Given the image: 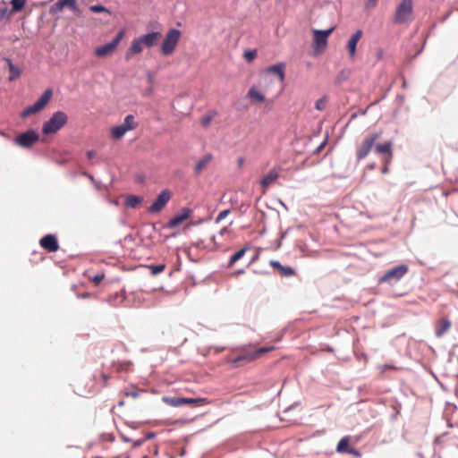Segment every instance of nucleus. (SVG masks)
I'll list each match as a JSON object with an SVG mask.
<instances>
[{"mask_svg":"<svg viewBox=\"0 0 458 458\" xmlns=\"http://www.w3.org/2000/svg\"><path fill=\"white\" fill-rule=\"evenodd\" d=\"M142 200L141 197L130 195L126 198L125 204L127 207L136 208Z\"/></svg>","mask_w":458,"mask_h":458,"instance_id":"obj_30","label":"nucleus"},{"mask_svg":"<svg viewBox=\"0 0 458 458\" xmlns=\"http://www.w3.org/2000/svg\"><path fill=\"white\" fill-rule=\"evenodd\" d=\"M89 10L93 13H103V12H106L107 13H110L109 11L104 7L103 5H100V4H97V5H91L89 7Z\"/></svg>","mask_w":458,"mask_h":458,"instance_id":"obj_38","label":"nucleus"},{"mask_svg":"<svg viewBox=\"0 0 458 458\" xmlns=\"http://www.w3.org/2000/svg\"><path fill=\"white\" fill-rule=\"evenodd\" d=\"M128 131L133 130L137 127V123H135L134 116L132 114H128L123 123H122Z\"/></svg>","mask_w":458,"mask_h":458,"instance_id":"obj_32","label":"nucleus"},{"mask_svg":"<svg viewBox=\"0 0 458 458\" xmlns=\"http://www.w3.org/2000/svg\"><path fill=\"white\" fill-rule=\"evenodd\" d=\"M212 160V155L207 154L202 157L195 165V174H199Z\"/></svg>","mask_w":458,"mask_h":458,"instance_id":"obj_23","label":"nucleus"},{"mask_svg":"<svg viewBox=\"0 0 458 458\" xmlns=\"http://www.w3.org/2000/svg\"><path fill=\"white\" fill-rule=\"evenodd\" d=\"M68 122V115L63 111L55 112L52 116L44 123L42 132L45 135L55 134L60 131Z\"/></svg>","mask_w":458,"mask_h":458,"instance_id":"obj_1","label":"nucleus"},{"mask_svg":"<svg viewBox=\"0 0 458 458\" xmlns=\"http://www.w3.org/2000/svg\"><path fill=\"white\" fill-rule=\"evenodd\" d=\"M99 378H100V381L102 383V386L105 387V386H107V383H108V380H109L110 377L107 374H106V373H101Z\"/></svg>","mask_w":458,"mask_h":458,"instance_id":"obj_42","label":"nucleus"},{"mask_svg":"<svg viewBox=\"0 0 458 458\" xmlns=\"http://www.w3.org/2000/svg\"><path fill=\"white\" fill-rule=\"evenodd\" d=\"M335 27L327 30H313V47L318 52H322L327 46V39L334 31Z\"/></svg>","mask_w":458,"mask_h":458,"instance_id":"obj_7","label":"nucleus"},{"mask_svg":"<svg viewBox=\"0 0 458 458\" xmlns=\"http://www.w3.org/2000/svg\"><path fill=\"white\" fill-rule=\"evenodd\" d=\"M113 367L117 372H127L131 369V362L130 361H116L113 363Z\"/></svg>","mask_w":458,"mask_h":458,"instance_id":"obj_28","label":"nucleus"},{"mask_svg":"<svg viewBox=\"0 0 458 458\" xmlns=\"http://www.w3.org/2000/svg\"><path fill=\"white\" fill-rule=\"evenodd\" d=\"M27 2L28 0H11L12 12H13V13L21 12Z\"/></svg>","mask_w":458,"mask_h":458,"instance_id":"obj_31","label":"nucleus"},{"mask_svg":"<svg viewBox=\"0 0 458 458\" xmlns=\"http://www.w3.org/2000/svg\"><path fill=\"white\" fill-rule=\"evenodd\" d=\"M381 137V132H373V133H369L368 134L367 136H365L362 140V141L360 142V144H359L357 146V148H356V157L358 160H361V159H364L365 157H368V155L370 153V151L372 150V148L377 145L376 142L380 139Z\"/></svg>","mask_w":458,"mask_h":458,"instance_id":"obj_2","label":"nucleus"},{"mask_svg":"<svg viewBox=\"0 0 458 458\" xmlns=\"http://www.w3.org/2000/svg\"><path fill=\"white\" fill-rule=\"evenodd\" d=\"M172 198V192L168 189L163 190L156 199V200L152 203V205L148 208V212L150 213H158L160 212L168 203V201Z\"/></svg>","mask_w":458,"mask_h":458,"instance_id":"obj_12","label":"nucleus"},{"mask_svg":"<svg viewBox=\"0 0 458 458\" xmlns=\"http://www.w3.org/2000/svg\"><path fill=\"white\" fill-rule=\"evenodd\" d=\"M38 139L39 136L35 131L29 130L18 135L14 139V142L21 148H30L38 140Z\"/></svg>","mask_w":458,"mask_h":458,"instance_id":"obj_11","label":"nucleus"},{"mask_svg":"<svg viewBox=\"0 0 458 458\" xmlns=\"http://www.w3.org/2000/svg\"><path fill=\"white\" fill-rule=\"evenodd\" d=\"M213 117H214V115H213V114H207V115L203 116V117L201 118V121H200L201 125H202L203 127H205V128H206V127H208V126L210 124V123H211V121H212Z\"/></svg>","mask_w":458,"mask_h":458,"instance_id":"obj_39","label":"nucleus"},{"mask_svg":"<svg viewBox=\"0 0 458 458\" xmlns=\"http://www.w3.org/2000/svg\"><path fill=\"white\" fill-rule=\"evenodd\" d=\"M408 267L404 264L396 266L386 271V273L379 278V283H387L389 284L396 283L408 273Z\"/></svg>","mask_w":458,"mask_h":458,"instance_id":"obj_6","label":"nucleus"},{"mask_svg":"<svg viewBox=\"0 0 458 458\" xmlns=\"http://www.w3.org/2000/svg\"><path fill=\"white\" fill-rule=\"evenodd\" d=\"M12 14H13L12 9L9 10L4 2H0V18H9Z\"/></svg>","mask_w":458,"mask_h":458,"instance_id":"obj_34","label":"nucleus"},{"mask_svg":"<svg viewBox=\"0 0 458 458\" xmlns=\"http://www.w3.org/2000/svg\"><path fill=\"white\" fill-rule=\"evenodd\" d=\"M148 268L150 269L151 274L153 276H156L157 274L162 273L165 270V264L150 265V266H148Z\"/></svg>","mask_w":458,"mask_h":458,"instance_id":"obj_35","label":"nucleus"},{"mask_svg":"<svg viewBox=\"0 0 458 458\" xmlns=\"http://www.w3.org/2000/svg\"><path fill=\"white\" fill-rule=\"evenodd\" d=\"M212 241L214 242V243H216L215 236L212 237Z\"/></svg>","mask_w":458,"mask_h":458,"instance_id":"obj_53","label":"nucleus"},{"mask_svg":"<svg viewBox=\"0 0 458 458\" xmlns=\"http://www.w3.org/2000/svg\"><path fill=\"white\" fill-rule=\"evenodd\" d=\"M270 266L276 269L282 276L290 277L294 275V269L291 267L283 266L277 260H271Z\"/></svg>","mask_w":458,"mask_h":458,"instance_id":"obj_18","label":"nucleus"},{"mask_svg":"<svg viewBox=\"0 0 458 458\" xmlns=\"http://www.w3.org/2000/svg\"><path fill=\"white\" fill-rule=\"evenodd\" d=\"M229 213H230L229 209H225V210L221 211L216 218V223H217V224L220 223L224 218H225L228 216Z\"/></svg>","mask_w":458,"mask_h":458,"instance_id":"obj_40","label":"nucleus"},{"mask_svg":"<svg viewBox=\"0 0 458 458\" xmlns=\"http://www.w3.org/2000/svg\"><path fill=\"white\" fill-rule=\"evenodd\" d=\"M385 367H386V369H395V368L394 366L385 365Z\"/></svg>","mask_w":458,"mask_h":458,"instance_id":"obj_51","label":"nucleus"},{"mask_svg":"<svg viewBox=\"0 0 458 458\" xmlns=\"http://www.w3.org/2000/svg\"><path fill=\"white\" fill-rule=\"evenodd\" d=\"M161 38L160 32H151L140 37L144 47H150L157 43Z\"/></svg>","mask_w":458,"mask_h":458,"instance_id":"obj_21","label":"nucleus"},{"mask_svg":"<svg viewBox=\"0 0 458 458\" xmlns=\"http://www.w3.org/2000/svg\"><path fill=\"white\" fill-rule=\"evenodd\" d=\"M6 62L8 64L10 72L9 81H13L20 76L21 70L18 67L14 66L10 59H6Z\"/></svg>","mask_w":458,"mask_h":458,"instance_id":"obj_27","label":"nucleus"},{"mask_svg":"<svg viewBox=\"0 0 458 458\" xmlns=\"http://www.w3.org/2000/svg\"><path fill=\"white\" fill-rule=\"evenodd\" d=\"M243 273H244V270L243 269H240V270H236L235 272H233V276L237 277V276H239L240 275H242Z\"/></svg>","mask_w":458,"mask_h":458,"instance_id":"obj_48","label":"nucleus"},{"mask_svg":"<svg viewBox=\"0 0 458 458\" xmlns=\"http://www.w3.org/2000/svg\"><path fill=\"white\" fill-rule=\"evenodd\" d=\"M412 0H402L396 7L394 22L395 24H403L411 21L412 20Z\"/></svg>","mask_w":458,"mask_h":458,"instance_id":"obj_3","label":"nucleus"},{"mask_svg":"<svg viewBox=\"0 0 458 458\" xmlns=\"http://www.w3.org/2000/svg\"><path fill=\"white\" fill-rule=\"evenodd\" d=\"M361 37H362V31L360 30H358L349 39L348 44H347V49H348L350 57L352 58L355 55L356 46H357V43L359 42V40L361 38Z\"/></svg>","mask_w":458,"mask_h":458,"instance_id":"obj_20","label":"nucleus"},{"mask_svg":"<svg viewBox=\"0 0 458 458\" xmlns=\"http://www.w3.org/2000/svg\"><path fill=\"white\" fill-rule=\"evenodd\" d=\"M250 250L249 247H244L235 252L233 255L231 256L229 262H228V267H233L238 260H240L245 253Z\"/></svg>","mask_w":458,"mask_h":458,"instance_id":"obj_25","label":"nucleus"},{"mask_svg":"<svg viewBox=\"0 0 458 458\" xmlns=\"http://www.w3.org/2000/svg\"><path fill=\"white\" fill-rule=\"evenodd\" d=\"M80 296H81V297H82V298H89V297L91 296V294H90V293H82V294H81V295H80Z\"/></svg>","mask_w":458,"mask_h":458,"instance_id":"obj_49","label":"nucleus"},{"mask_svg":"<svg viewBox=\"0 0 458 458\" xmlns=\"http://www.w3.org/2000/svg\"><path fill=\"white\" fill-rule=\"evenodd\" d=\"M376 152L378 154L385 155L383 162L384 167L382 168V173L386 174L388 172V165L390 164L393 158V150H392V142L386 141L382 144H377Z\"/></svg>","mask_w":458,"mask_h":458,"instance_id":"obj_13","label":"nucleus"},{"mask_svg":"<svg viewBox=\"0 0 458 458\" xmlns=\"http://www.w3.org/2000/svg\"><path fill=\"white\" fill-rule=\"evenodd\" d=\"M104 279L103 274H98L92 277V282H94L96 284H99Z\"/></svg>","mask_w":458,"mask_h":458,"instance_id":"obj_43","label":"nucleus"},{"mask_svg":"<svg viewBox=\"0 0 458 458\" xmlns=\"http://www.w3.org/2000/svg\"><path fill=\"white\" fill-rule=\"evenodd\" d=\"M226 232H227V228L224 227L223 229L220 230L219 233H220V235H224V233H225Z\"/></svg>","mask_w":458,"mask_h":458,"instance_id":"obj_50","label":"nucleus"},{"mask_svg":"<svg viewBox=\"0 0 458 458\" xmlns=\"http://www.w3.org/2000/svg\"><path fill=\"white\" fill-rule=\"evenodd\" d=\"M349 449H351L350 446V437L346 436L344 437L337 444L336 451L338 453H348Z\"/></svg>","mask_w":458,"mask_h":458,"instance_id":"obj_24","label":"nucleus"},{"mask_svg":"<svg viewBox=\"0 0 458 458\" xmlns=\"http://www.w3.org/2000/svg\"><path fill=\"white\" fill-rule=\"evenodd\" d=\"M128 131V130L123 125L114 126L111 129V135L114 139L119 140Z\"/></svg>","mask_w":458,"mask_h":458,"instance_id":"obj_26","label":"nucleus"},{"mask_svg":"<svg viewBox=\"0 0 458 458\" xmlns=\"http://www.w3.org/2000/svg\"><path fill=\"white\" fill-rule=\"evenodd\" d=\"M247 98L252 104H261L266 100L265 95L254 85L249 89Z\"/></svg>","mask_w":458,"mask_h":458,"instance_id":"obj_16","label":"nucleus"},{"mask_svg":"<svg viewBox=\"0 0 458 458\" xmlns=\"http://www.w3.org/2000/svg\"><path fill=\"white\" fill-rule=\"evenodd\" d=\"M62 9L67 7L73 12L78 11V4L76 0H59Z\"/></svg>","mask_w":458,"mask_h":458,"instance_id":"obj_33","label":"nucleus"},{"mask_svg":"<svg viewBox=\"0 0 458 458\" xmlns=\"http://www.w3.org/2000/svg\"><path fill=\"white\" fill-rule=\"evenodd\" d=\"M278 176V171L276 168H273L260 180V185L264 189H267L277 180Z\"/></svg>","mask_w":458,"mask_h":458,"instance_id":"obj_19","label":"nucleus"},{"mask_svg":"<svg viewBox=\"0 0 458 458\" xmlns=\"http://www.w3.org/2000/svg\"><path fill=\"white\" fill-rule=\"evenodd\" d=\"M63 9H62V6L60 5V2L57 1L55 4H54L52 5V7L50 8V13H58V12H61Z\"/></svg>","mask_w":458,"mask_h":458,"instance_id":"obj_41","label":"nucleus"},{"mask_svg":"<svg viewBox=\"0 0 458 458\" xmlns=\"http://www.w3.org/2000/svg\"><path fill=\"white\" fill-rule=\"evenodd\" d=\"M275 348L274 346H267V347H260L255 351L251 352H244L241 354H239L237 357H235L233 360V363H239L242 361L245 362H250L253 361L259 358H260L263 354L273 351Z\"/></svg>","mask_w":458,"mask_h":458,"instance_id":"obj_8","label":"nucleus"},{"mask_svg":"<svg viewBox=\"0 0 458 458\" xmlns=\"http://www.w3.org/2000/svg\"><path fill=\"white\" fill-rule=\"evenodd\" d=\"M96 154H97V153H96V151H95V150H89V151L87 152V157H88V158H89V159H90V158H93V157L96 156Z\"/></svg>","mask_w":458,"mask_h":458,"instance_id":"obj_46","label":"nucleus"},{"mask_svg":"<svg viewBox=\"0 0 458 458\" xmlns=\"http://www.w3.org/2000/svg\"><path fill=\"white\" fill-rule=\"evenodd\" d=\"M376 4H377V1H374V0H372V1H371V0H368V2H367V3H366V4H365V7H366L367 9H372V8H374V7L376 6Z\"/></svg>","mask_w":458,"mask_h":458,"instance_id":"obj_44","label":"nucleus"},{"mask_svg":"<svg viewBox=\"0 0 458 458\" xmlns=\"http://www.w3.org/2000/svg\"><path fill=\"white\" fill-rule=\"evenodd\" d=\"M125 394H126L127 396H131V397H133V398H136V397L138 396V394H137L135 391H132V392H127V393H125Z\"/></svg>","mask_w":458,"mask_h":458,"instance_id":"obj_47","label":"nucleus"},{"mask_svg":"<svg viewBox=\"0 0 458 458\" xmlns=\"http://www.w3.org/2000/svg\"><path fill=\"white\" fill-rule=\"evenodd\" d=\"M124 36V31H119L114 39L104 46L98 47L95 49V55L98 57H106L110 55L117 47Z\"/></svg>","mask_w":458,"mask_h":458,"instance_id":"obj_9","label":"nucleus"},{"mask_svg":"<svg viewBox=\"0 0 458 458\" xmlns=\"http://www.w3.org/2000/svg\"><path fill=\"white\" fill-rule=\"evenodd\" d=\"M347 454H352L356 457H360L361 455L360 451H358L357 449L352 448V447H351V449H349Z\"/></svg>","mask_w":458,"mask_h":458,"instance_id":"obj_45","label":"nucleus"},{"mask_svg":"<svg viewBox=\"0 0 458 458\" xmlns=\"http://www.w3.org/2000/svg\"><path fill=\"white\" fill-rule=\"evenodd\" d=\"M144 45L142 44L140 38L134 39L131 43V46L130 47V53L131 54H139L143 50Z\"/></svg>","mask_w":458,"mask_h":458,"instance_id":"obj_29","label":"nucleus"},{"mask_svg":"<svg viewBox=\"0 0 458 458\" xmlns=\"http://www.w3.org/2000/svg\"><path fill=\"white\" fill-rule=\"evenodd\" d=\"M181 38V31L176 29H171L166 33L161 46V53L164 55H170L175 50Z\"/></svg>","mask_w":458,"mask_h":458,"instance_id":"obj_4","label":"nucleus"},{"mask_svg":"<svg viewBox=\"0 0 458 458\" xmlns=\"http://www.w3.org/2000/svg\"><path fill=\"white\" fill-rule=\"evenodd\" d=\"M129 57H130V54L128 53V54L126 55V58H127V59H129Z\"/></svg>","mask_w":458,"mask_h":458,"instance_id":"obj_52","label":"nucleus"},{"mask_svg":"<svg viewBox=\"0 0 458 458\" xmlns=\"http://www.w3.org/2000/svg\"><path fill=\"white\" fill-rule=\"evenodd\" d=\"M284 64H277L266 68L265 72L277 75L280 81H283L284 80Z\"/></svg>","mask_w":458,"mask_h":458,"instance_id":"obj_22","label":"nucleus"},{"mask_svg":"<svg viewBox=\"0 0 458 458\" xmlns=\"http://www.w3.org/2000/svg\"><path fill=\"white\" fill-rule=\"evenodd\" d=\"M192 215V210L189 208H183L180 210L178 214H176L169 222H168V227L169 228H174L181 224H182L184 221L189 219Z\"/></svg>","mask_w":458,"mask_h":458,"instance_id":"obj_14","label":"nucleus"},{"mask_svg":"<svg viewBox=\"0 0 458 458\" xmlns=\"http://www.w3.org/2000/svg\"><path fill=\"white\" fill-rule=\"evenodd\" d=\"M327 103V100L326 98H321L318 99L316 101V105H315L316 109L319 110V111L324 110L326 108Z\"/></svg>","mask_w":458,"mask_h":458,"instance_id":"obj_37","label":"nucleus"},{"mask_svg":"<svg viewBox=\"0 0 458 458\" xmlns=\"http://www.w3.org/2000/svg\"><path fill=\"white\" fill-rule=\"evenodd\" d=\"M451 321L446 318H440L435 326V335L442 337L451 327Z\"/></svg>","mask_w":458,"mask_h":458,"instance_id":"obj_17","label":"nucleus"},{"mask_svg":"<svg viewBox=\"0 0 458 458\" xmlns=\"http://www.w3.org/2000/svg\"><path fill=\"white\" fill-rule=\"evenodd\" d=\"M163 401L173 407H180L182 405H195L198 403H208L206 398H184V397H164Z\"/></svg>","mask_w":458,"mask_h":458,"instance_id":"obj_10","label":"nucleus"},{"mask_svg":"<svg viewBox=\"0 0 458 458\" xmlns=\"http://www.w3.org/2000/svg\"><path fill=\"white\" fill-rule=\"evenodd\" d=\"M53 95L51 89L44 91L41 97L31 106H27L21 113L22 117H27L43 110L50 101Z\"/></svg>","mask_w":458,"mask_h":458,"instance_id":"obj_5","label":"nucleus"},{"mask_svg":"<svg viewBox=\"0 0 458 458\" xmlns=\"http://www.w3.org/2000/svg\"><path fill=\"white\" fill-rule=\"evenodd\" d=\"M40 246L49 252H55L59 249L56 237L54 234H47L39 241Z\"/></svg>","mask_w":458,"mask_h":458,"instance_id":"obj_15","label":"nucleus"},{"mask_svg":"<svg viewBox=\"0 0 458 458\" xmlns=\"http://www.w3.org/2000/svg\"><path fill=\"white\" fill-rule=\"evenodd\" d=\"M244 58L247 62L253 61L257 56V51L256 50H248L245 51L243 54Z\"/></svg>","mask_w":458,"mask_h":458,"instance_id":"obj_36","label":"nucleus"}]
</instances>
